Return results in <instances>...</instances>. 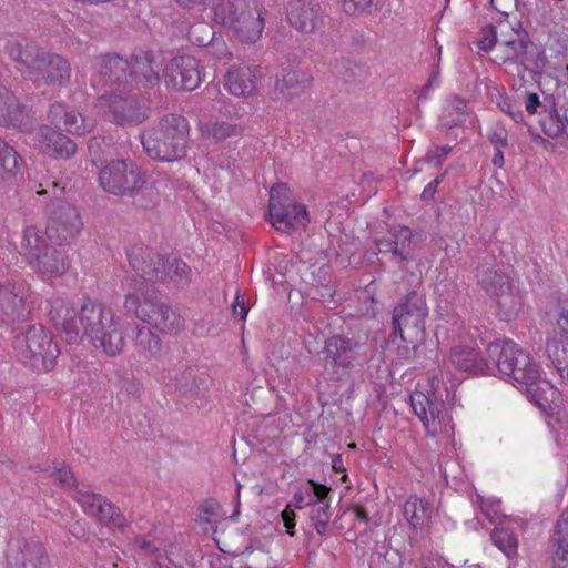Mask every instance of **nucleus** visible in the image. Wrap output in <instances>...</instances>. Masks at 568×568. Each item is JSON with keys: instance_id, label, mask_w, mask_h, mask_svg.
Masks as SVG:
<instances>
[{"instance_id": "nucleus-60", "label": "nucleus", "mask_w": 568, "mask_h": 568, "mask_svg": "<svg viewBox=\"0 0 568 568\" xmlns=\"http://www.w3.org/2000/svg\"><path fill=\"white\" fill-rule=\"evenodd\" d=\"M481 510L490 523H497L500 519L499 504H485L481 506Z\"/></svg>"}, {"instance_id": "nucleus-50", "label": "nucleus", "mask_w": 568, "mask_h": 568, "mask_svg": "<svg viewBox=\"0 0 568 568\" xmlns=\"http://www.w3.org/2000/svg\"><path fill=\"white\" fill-rule=\"evenodd\" d=\"M343 11L353 17L371 14L377 8V0H341Z\"/></svg>"}, {"instance_id": "nucleus-7", "label": "nucleus", "mask_w": 568, "mask_h": 568, "mask_svg": "<svg viewBox=\"0 0 568 568\" xmlns=\"http://www.w3.org/2000/svg\"><path fill=\"white\" fill-rule=\"evenodd\" d=\"M487 353L493 367L521 387L539 377V365L528 352L511 339L489 342Z\"/></svg>"}, {"instance_id": "nucleus-44", "label": "nucleus", "mask_w": 568, "mask_h": 568, "mask_svg": "<svg viewBox=\"0 0 568 568\" xmlns=\"http://www.w3.org/2000/svg\"><path fill=\"white\" fill-rule=\"evenodd\" d=\"M490 539L508 558H513L517 555L518 539L510 530L494 528L490 532Z\"/></svg>"}, {"instance_id": "nucleus-63", "label": "nucleus", "mask_w": 568, "mask_h": 568, "mask_svg": "<svg viewBox=\"0 0 568 568\" xmlns=\"http://www.w3.org/2000/svg\"><path fill=\"white\" fill-rule=\"evenodd\" d=\"M135 544L142 551H144L148 555H153L159 551V548L155 547L151 541L146 540L145 538H135Z\"/></svg>"}, {"instance_id": "nucleus-2", "label": "nucleus", "mask_w": 568, "mask_h": 568, "mask_svg": "<svg viewBox=\"0 0 568 568\" xmlns=\"http://www.w3.org/2000/svg\"><path fill=\"white\" fill-rule=\"evenodd\" d=\"M10 59L23 68V73L34 83L64 87L71 79V64L61 54L45 50L36 41L11 40L6 44Z\"/></svg>"}, {"instance_id": "nucleus-56", "label": "nucleus", "mask_w": 568, "mask_h": 568, "mask_svg": "<svg viewBox=\"0 0 568 568\" xmlns=\"http://www.w3.org/2000/svg\"><path fill=\"white\" fill-rule=\"evenodd\" d=\"M478 47L485 52H489L494 49L497 43V31L496 27L488 24L481 29L480 39L478 40Z\"/></svg>"}, {"instance_id": "nucleus-3", "label": "nucleus", "mask_w": 568, "mask_h": 568, "mask_svg": "<svg viewBox=\"0 0 568 568\" xmlns=\"http://www.w3.org/2000/svg\"><path fill=\"white\" fill-rule=\"evenodd\" d=\"M189 141V120L178 113L164 114L141 134L146 155L160 162H175L186 158Z\"/></svg>"}, {"instance_id": "nucleus-4", "label": "nucleus", "mask_w": 568, "mask_h": 568, "mask_svg": "<svg viewBox=\"0 0 568 568\" xmlns=\"http://www.w3.org/2000/svg\"><path fill=\"white\" fill-rule=\"evenodd\" d=\"M79 323L80 342L87 336L95 348H101L109 356L123 351V332L111 308L84 298L79 310Z\"/></svg>"}, {"instance_id": "nucleus-28", "label": "nucleus", "mask_w": 568, "mask_h": 568, "mask_svg": "<svg viewBox=\"0 0 568 568\" xmlns=\"http://www.w3.org/2000/svg\"><path fill=\"white\" fill-rule=\"evenodd\" d=\"M158 276L154 282L171 283L184 286L191 282V267L179 256L169 254L158 258Z\"/></svg>"}, {"instance_id": "nucleus-27", "label": "nucleus", "mask_w": 568, "mask_h": 568, "mask_svg": "<svg viewBox=\"0 0 568 568\" xmlns=\"http://www.w3.org/2000/svg\"><path fill=\"white\" fill-rule=\"evenodd\" d=\"M312 78L301 70H282L276 74L272 99L288 103L300 97L310 85Z\"/></svg>"}, {"instance_id": "nucleus-13", "label": "nucleus", "mask_w": 568, "mask_h": 568, "mask_svg": "<svg viewBox=\"0 0 568 568\" xmlns=\"http://www.w3.org/2000/svg\"><path fill=\"white\" fill-rule=\"evenodd\" d=\"M72 498L79 503L84 514L103 527L123 531L129 526L120 507L101 494L75 488Z\"/></svg>"}, {"instance_id": "nucleus-34", "label": "nucleus", "mask_w": 568, "mask_h": 568, "mask_svg": "<svg viewBox=\"0 0 568 568\" xmlns=\"http://www.w3.org/2000/svg\"><path fill=\"white\" fill-rule=\"evenodd\" d=\"M329 491L331 488L328 486L308 479L297 487L292 500L287 505L296 509H303L308 506L313 507L315 504H321L328 499Z\"/></svg>"}, {"instance_id": "nucleus-23", "label": "nucleus", "mask_w": 568, "mask_h": 568, "mask_svg": "<svg viewBox=\"0 0 568 568\" xmlns=\"http://www.w3.org/2000/svg\"><path fill=\"white\" fill-rule=\"evenodd\" d=\"M449 361L459 372L473 376L491 375L494 367L489 364L478 347L470 345H457L449 351Z\"/></svg>"}, {"instance_id": "nucleus-42", "label": "nucleus", "mask_w": 568, "mask_h": 568, "mask_svg": "<svg viewBox=\"0 0 568 568\" xmlns=\"http://www.w3.org/2000/svg\"><path fill=\"white\" fill-rule=\"evenodd\" d=\"M493 298L496 301L499 312L504 314L506 321L517 316L521 310V297L514 292L513 285L509 286V290L500 292V295H495Z\"/></svg>"}, {"instance_id": "nucleus-10", "label": "nucleus", "mask_w": 568, "mask_h": 568, "mask_svg": "<svg viewBox=\"0 0 568 568\" xmlns=\"http://www.w3.org/2000/svg\"><path fill=\"white\" fill-rule=\"evenodd\" d=\"M108 121L120 126H134L150 116L151 109L134 91L105 93L98 99Z\"/></svg>"}, {"instance_id": "nucleus-62", "label": "nucleus", "mask_w": 568, "mask_h": 568, "mask_svg": "<svg viewBox=\"0 0 568 568\" xmlns=\"http://www.w3.org/2000/svg\"><path fill=\"white\" fill-rule=\"evenodd\" d=\"M438 185L430 181L423 190L420 194V200L423 202H433L435 200V193L437 191Z\"/></svg>"}, {"instance_id": "nucleus-37", "label": "nucleus", "mask_w": 568, "mask_h": 568, "mask_svg": "<svg viewBox=\"0 0 568 568\" xmlns=\"http://www.w3.org/2000/svg\"><path fill=\"white\" fill-rule=\"evenodd\" d=\"M134 346L145 358H158L162 352L161 338L145 326H136Z\"/></svg>"}, {"instance_id": "nucleus-49", "label": "nucleus", "mask_w": 568, "mask_h": 568, "mask_svg": "<svg viewBox=\"0 0 568 568\" xmlns=\"http://www.w3.org/2000/svg\"><path fill=\"white\" fill-rule=\"evenodd\" d=\"M242 128L224 121L211 122L206 125V133L216 141H223L230 136L237 135Z\"/></svg>"}, {"instance_id": "nucleus-29", "label": "nucleus", "mask_w": 568, "mask_h": 568, "mask_svg": "<svg viewBox=\"0 0 568 568\" xmlns=\"http://www.w3.org/2000/svg\"><path fill=\"white\" fill-rule=\"evenodd\" d=\"M548 550L552 568H568V507L556 523Z\"/></svg>"}, {"instance_id": "nucleus-30", "label": "nucleus", "mask_w": 568, "mask_h": 568, "mask_svg": "<svg viewBox=\"0 0 568 568\" xmlns=\"http://www.w3.org/2000/svg\"><path fill=\"white\" fill-rule=\"evenodd\" d=\"M499 27H509L514 32V38H507L503 41L505 51L500 57L501 63H511L518 67V58L525 49H536V44L531 41L529 33L521 28V22L517 21L515 24H510L507 20L499 22Z\"/></svg>"}, {"instance_id": "nucleus-36", "label": "nucleus", "mask_w": 568, "mask_h": 568, "mask_svg": "<svg viewBox=\"0 0 568 568\" xmlns=\"http://www.w3.org/2000/svg\"><path fill=\"white\" fill-rule=\"evenodd\" d=\"M225 87L233 95H247L255 89L252 70L250 67H243L230 70L226 73Z\"/></svg>"}, {"instance_id": "nucleus-24", "label": "nucleus", "mask_w": 568, "mask_h": 568, "mask_svg": "<svg viewBox=\"0 0 568 568\" xmlns=\"http://www.w3.org/2000/svg\"><path fill=\"white\" fill-rule=\"evenodd\" d=\"M388 234V237H375L373 243L378 253H389L393 261L402 268L404 263L413 260L409 252L413 231L408 226L400 225L398 229L389 231Z\"/></svg>"}, {"instance_id": "nucleus-26", "label": "nucleus", "mask_w": 568, "mask_h": 568, "mask_svg": "<svg viewBox=\"0 0 568 568\" xmlns=\"http://www.w3.org/2000/svg\"><path fill=\"white\" fill-rule=\"evenodd\" d=\"M523 387H525L527 398L541 412L554 415L562 407V394L549 381L541 379L539 376L532 382H527Z\"/></svg>"}, {"instance_id": "nucleus-18", "label": "nucleus", "mask_w": 568, "mask_h": 568, "mask_svg": "<svg viewBox=\"0 0 568 568\" xmlns=\"http://www.w3.org/2000/svg\"><path fill=\"white\" fill-rule=\"evenodd\" d=\"M163 78L170 89L193 91L202 81L200 61L191 55L175 57L163 69Z\"/></svg>"}, {"instance_id": "nucleus-59", "label": "nucleus", "mask_w": 568, "mask_h": 568, "mask_svg": "<svg viewBox=\"0 0 568 568\" xmlns=\"http://www.w3.org/2000/svg\"><path fill=\"white\" fill-rule=\"evenodd\" d=\"M526 111L529 114L538 113V109H541L540 114L547 111V105L540 102L539 95L537 93H528L525 102Z\"/></svg>"}, {"instance_id": "nucleus-51", "label": "nucleus", "mask_w": 568, "mask_h": 568, "mask_svg": "<svg viewBox=\"0 0 568 568\" xmlns=\"http://www.w3.org/2000/svg\"><path fill=\"white\" fill-rule=\"evenodd\" d=\"M63 129L77 135H82L88 131L83 115L77 111L64 112Z\"/></svg>"}, {"instance_id": "nucleus-11", "label": "nucleus", "mask_w": 568, "mask_h": 568, "mask_svg": "<svg viewBox=\"0 0 568 568\" xmlns=\"http://www.w3.org/2000/svg\"><path fill=\"white\" fill-rule=\"evenodd\" d=\"M428 315V306L425 294L413 290L405 294L394 306L392 313V335L399 336L406 341L405 331L408 336L423 337L425 333V321Z\"/></svg>"}, {"instance_id": "nucleus-6", "label": "nucleus", "mask_w": 568, "mask_h": 568, "mask_svg": "<svg viewBox=\"0 0 568 568\" xmlns=\"http://www.w3.org/2000/svg\"><path fill=\"white\" fill-rule=\"evenodd\" d=\"M260 0H221L213 8L216 23L230 27L235 37L247 43L256 42L264 29Z\"/></svg>"}, {"instance_id": "nucleus-35", "label": "nucleus", "mask_w": 568, "mask_h": 568, "mask_svg": "<svg viewBox=\"0 0 568 568\" xmlns=\"http://www.w3.org/2000/svg\"><path fill=\"white\" fill-rule=\"evenodd\" d=\"M225 513L222 505L214 498H206L197 506L195 517L196 525L204 534H215L217 524L224 519Z\"/></svg>"}, {"instance_id": "nucleus-12", "label": "nucleus", "mask_w": 568, "mask_h": 568, "mask_svg": "<svg viewBox=\"0 0 568 568\" xmlns=\"http://www.w3.org/2000/svg\"><path fill=\"white\" fill-rule=\"evenodd\" d=\"M45 211L48 214L47 237L59 245L75 239L83 227L78 209L61 197L50 199Z\"/></svg>"}, {"instance_id": "nucleus-46", "label": "nucleus", "mask_w": 568, "mask_h": 568, "mask_svg": "<svg viewBox=\"0 0 568 568\" xmlns=\"http://www.w3.org/2000/svg\"><path fill=\"white\" fill-rule=\"evenodd\" d=\"M310 518L316 532L320 536H325L331 519L329 503L327 499L312 507Z\"/></svg>"}, {"instance_id": "nucleus-43", "label": "nucleus", "mask_w": 568, "mask_h": 568, "mask_svg": "<svg viewBox=\"0 0 568 568\" xmlns=\"http://www.w3.org/2000/svg\"><path fill=\"white\" fill-rule=\"evenodd\" d=\"M21 161L18 152L0 139V175L14 176L19 172Z\"/></svg>"}, {"instance_id": "nucleus-15", "label": "nucleus", "mask_w": 568, "mask_h": 568, "mask_svg": "<svg viewBox=\"0 0 568 568\" xmlns=\"http://www.w3.org/2000/svg\"><path fill=\"white\" fill-rule=\"evenodd\" d=\"M6 564L7 568H50V557L41 541L18 538L8 545Z\"/></svg>"}, {"instance_id": "nucleus-22", "label": "nucleus", "mask_w": 568, "mask_h": 568, "mask_svg": "<svg viewBox=\"0 0 568 568\" xmlns=\"http://www.w3.org/2000/svg\"><path fill=\"white\" fill-rule=\"evenodd\" d=\"M286 17L290 24L303 33H312L321 28L324 13L316 0H292L286 7Z\"/></svg>"}, {"instance_id": "nucleus-40", "label": "nucleus", "mask_w": 568, "mask_h": 568, "mask_svg": "<svg viewBox=\"0 0 568 568\" xmlns=\"http://www.w3.org/2000/svg\"><path fill=\"white\" fill-rule=\"evenodd\" d=\"M430 511L428 504L417 497H409L404 504V517L415 532L429 517Z\"/></svg>"}, {"instance_id": "nucleus-48", "label": "nucleus", "mask_w": 568, "mask_h": 568, "mask_svg": "<svg viewBox=\"0 0 568 568\" xmlns=\"http://www.w3.org/2000/svg\"><path fill=\"white\" fill-rule=\"evenodd\" d=\"M331 68L333 74L345 82H353L357 78L356 70L358 69V64L351 59H335L334 62L331 63Z\"/></svg>"}, {"instance_id": "nucleus-5", "label": "nucleus", "mask_w": 568, "mask_h": 568, "mask_svg": "<svg viewBox=\"0 0 568 568\" xmlns=\"http://www.w3.org/2000/svg\"><path fill=\"white\" fill-rule=\"evenodd\" d=\"M100 186L109 194L131 197L142 209L152 205L146 195V174L133 160L116 159L106 162L99 171Z\"/></svg>"}, {"instance_id": "nucleus-47", "label": "nucleus", "mask_w": 568, "mask_h": 568, "mask_svg": "<svg viewBox=\"0 0 568 568\" xmlns=\"http://www.w3.org/2000/svg\"><path fill=\"white\" fill-rule=\"evenodd\" d=\"M412 337L413 336H409L408 338L406 336V341H402L403 344L397 346V361L414 362L419 359L420 352L423 348H425V344L422 341H418V337H416V341H414Z\"/></svg>"}, {"instance_id": "nucleus-20", "label": "nucleus", "mask_w": 568, "mask_h": 568, "mask_svg": "<svg viewBox=\"0 0 568 568\" xmlns=\"http://www.w3.org/2000/svg\"><path fill=\"white\" fill-rule=\"evenodd\" d=\"M48 316L55 329L63 336L69 344L80 343L79 331V311H77L70 301L62 297H54L49 302Z\"/></svg>"}, {"instance_id": "nucleus-19", "label": "nucleus", "mask_w": 568, "mask_h": 568, "mask_svg": "<svg viewBox=\"0 0 568 568\" xmlns=\"http://www.w3.org/2000/svg\"><path fill=\"white\" fill-rule=\"evenodd\" d=\"M26 296L27 285L22 282L0 284V325L10 326L28 318L30 311Z\"/></svg>"}, {"instance_id": "nucleus-61", "label": "nucleus", "mask_w": 568, "mask_h": 568, "mask_svg": "<svg viewBox=\"0 0 568 568\" xmlns=\"http://www.w3.org/2000/svg\"><path fill=\"white\" fill-rule=\"evenodd\" d=\"M232 312L233 315L237 316L241 321L245 320L248 313V307L246 306L244 298L241 297L239 294L236 295L235 301L232 304Z\"/></svg>"}, {"instance_id": "nucleus-38", "label": "nucleus", "mask_w": 568, "mask_h": 568, "mask_svg": "<svg viewBox=\"0 0 568 568\" xmlns=\"http://www.w3.org/2000/svg\"><path fill=\"white\" fill-rule=\"evenodd\" d=\"M547 357L556 371L562 374L568 368V337L548 341L546 344Z\"/></svg>"}, {"instance_id": "nucleus-57", "label": "nucleus", "mask_w": 568, "mask_h": 568, "mask_svg": "<svg viewBox=\"0 0 568 568\" xmlns=\"http://www.w3.org/2000/svg\"><path fill=\"white\" fill-rule=\"evenodd\" d=\"M557 326L562 336L568 338V300H558L557 303Z\"/></svg>"}, {"instance_id": "nucleus-33", "label": "nucleus", "mask_w": 568, "mask_h": 568, "mask_svg": "<svg viewBox=\"0 0 568 568\" xmlns=\"http://www.w3.org/2000/svg\"><path fill=\"white\" fill-rule=\"evenodd\" d=\"M410 406L414 414L428 427L429 422H435L440 417L444 402L439 399L435 393L425 394L415 390L409 396Z\"/></svg>"}, {"instance_id": "nucleus-45", "label": "nucleus", "mask_w": 568, "mask_h": 568, "mask_svg": "<svg viewBox=\"0 0 568 568\" xmlns=\"http://www.w3.org/2000/svg\"><path fill=\"white\" fill-rule=\"evenodd\" d=\"M545 115L539 120V124L545 135L558 138L565 131V123L558 114L555 104L544 112Z\"/></svg>"}, {"instance_id": "nucleus-54", "label": "nucleus", "mask_w": 568, "mask_h": 568, "mask_svg": "<svg viewBox=\"0 0 568 568\" xmlns=\"http://www.w3.org/2000/svg\"><path fill=\"white\" fill-rule=\"evenodd\" d=\"M487 140L494 145L495 150L507 149L508 131L500 123H495L487 132Z\"/></svg>"}, {"instance_id": "nucleus-52", "label": "nucleus", "mask_w": 568, "mask_h": 568, "mask_svg": "<svg viewBox=\"0 0 568 568\" xmlns=\"http://www.w3.org/2000/svg\"><path fill=\"white\" fill-rule=\"evenodd\" d=\"M54 464L55 467L54 471L51 474V478L65 488H73V490L79 488L71 468H69L63 462Z\"/></svg>"}, {"instance_id": "nucleus-58", "label": "nucleus", "mask_w": 568, "mask_h": 568, "mask_svg": "<svg viewBox=\"0 0 568 568\" xmlns=\"http://www.w3.org/2000/svg\"><path fill=\"white\" fill-rule=\"evenodd\" d=\"M282 521L285 527V531L287 535L293 537L295 535V526H296V514L293 510V507L286 506L281 513Z\"/></svg>"}, {"instance_id": "nucleus-31", "label": "nucleus", "mask_w": 568, "mask_h": 568, "mask_svg": "<svg viewBox=\"0 0 568 568\" xmlns=\"http://www.w3.org/2000/svg\"><path fill=\"white\" fill-rule=\"evenodd\" d=\"M39 135L44 151L55 159H70L77 151V144L70 138L49 125H41Z\"/></svg>"}, {"instance_id": "nucleus-21", "label": "nucleus", "mask_w": 568, "mask_h": 568, "mask_svg": "<svg viewBox=\"0 0 568 568\" xmlns=\"http://www.w3.org/2000/svg\"><path fill=\"white\" fill-rule=\"evenodd\" d=\"M0 124L12 126L23 133H31L34 129L30 109L2 84H0Z\"/></svg>"}, {"instance_id": "nucleus-14", "label": "nucleus", "mask_w": 568, "mask_h": 568, "mask_svg": "<svg viewBox=\"0 0 568 568\" xmlns=\"http://www.w3.org/2000/svg\"><path fill=\"white\" fill-rule=\"evenodd\" d=\"M364 347L365 345L354 337L336 334L325 341L321 355L326 365L347 371L359 362L364 355Z\"/></svg>"}, {"instance_id": "nucleus-39", "label": "nucleus", "mask_w": 568, "mask_h": 568, "mask_svg": "<svg viewBox=\"0 0 568 568\" xmlns=\"http://www.w3.org/2000/svg\"><path fill=\"white\" fill-rule=\"evenodd\" d=\"M21 245L26 250L29 263H33L34 258H39L40 254L49 246L47 239L36 226L24 229Z\"/></svg>"}, {"instance_id": "nucleus-9", "label": "nucleus", "mask_w": 568, "mask_h": 568, "mask_svg": "<svg viewBox=\"0 0 568 568\" xmlns=\"http://www.w3.org/2000/svg\"><path fill=\"white\" fill-rule=\"evenodd\" d=\"M268 217L272 226L286 234L310 222L306 206L295 201L294 192L285 183H276L270 190Z\"/></svg>"}, {"instance_id": "nucleus-32", "label": "nucleus", "mask_w": 568, "mask_h": 568, "mask_svg": "<svg viewBox=\"0 0 568 568\" xmlns=\"http://www.w3.org/2000/svg\"><path fill=\"white\" fill-rule=\"evenodd\" d=\"M30 264L41 274L52 277L64 274L70 266V260L64 247L48 246L39 258H34Z\"/></svg>"}, {"instance_id": "nucleus-8", "label": "nucleus", "mask_w": 568, "mask_h": 568, "mask_svg": "<svg viewBox=\"0 0 568 568\" xmlns=\"http://www.w3.org/2000/svg\"><path fill=\"white\" fill-rule=\"evenodd\" d=\"M19 358L37 371L48 372L55 365L60 354L53 336L43 325H30L26 333L14 337Z\"/></svg>"}, {"instance_id": "nucleus-16", "label": "nucleus", "mask_w": 568, "mask_h": 568, "mask_svg": "<svg viewBox=\"0 0 568 568\" xmlns=\"http://www.w3.org/2000/svg\"><path fill=\"white\" fill-rule=\"evenodd\" d=\"M129 91H149L159 87L161 67L152 51H134L130 58Z\"/></svg>"}, {"instance_id": "nucleus-53", "label": "nucleus", "mask_w": 568, "mask_h": 568, "mask_svg": "<svg viewBox=\"0 0 568 568\" xmlns=\"http://www.w3.org/2000/svg\"><path fill=\"white\" fill-rule=\"evenodd\" d=\"M450 111L456 113V120L445 121V126L448 129L460 126L467 120V104L465 99L460 98L459 95H454L450 100Z\"/></svg>"}, {"instance_id": "nucleus-1", "label": "nucleus", "mask_w": 568, "mask_h": 568, "mask_svg": "<svg viewBox=\"0 0 568 568\" xmlns=\"http://www.w3.org/2000/svg\"><path fill=\"white\" fill-rule=\"evenodd\" d=\"M126 257L133 271L145 280L135 284L124 298V308L140 321L163 334H178L184 320L163 301L161 293L149 282H154L158 258L161 254L151 247L135 244L126 250Z\"/></svg>"}, {"instance_id": "nucleus-25", "label": "nucleus", "mask_w": 568, "mask_h": 568, "mask_svg": "<svg viewBox=\"0 0 568 568\" xmlns=\"http://www.w3.org/2000/svg\"><path fill=\"white\" fill-rule=\"evenodd\" d=\"M475 276L477 284L491 298L495 295H500V292L509 290L511 285L507 274L498 268L496 257L491 253H485L484 256L480 257Z\"/></svg>"}, {"instance_id": "nucleus-17", "label": "nucleus", "mask_w": 568, "mask_h": 568, "mask_svg": "<svg viewBox=\"0 0 568 568\" xmlns=\"http://www.w3.org/2000/svg\"><path fill=\"white\" fill-rule=\"evenodd\" d=\"M93 68L110 93L129 91V59L118 53H103L94 58Z\"/></svg>"}, {"instance_id": "nucleus-55", "label": "nucleus", "mask_w": 568, "mask_h": 568, "mask_svg": "<svg viewBox=\"0 0 568 568\" xmlns=\"http://www.w3.org/2000/svg\"><path fill=\"white\" fill-rule=\"evenodd\" d=\"M450 145L435 146L427 151L423 161L433 164L435 168L442 166L448 154L452 152Z\"/></svg>"}, {"instance_id": "nucleus-41", "label": "nucleus", "mask_w": 568, "mask_h": 568, "mask_svg": "<svg viewBox=\"0 0 568 568\" xmlns=\"http://www.w3.org/2000/svg\"><path fill=\"white\" fill-rule=\"evenodd\" d=\"M547 63L545 51L538 49L537 45L536 49H525L518 58V65L523 71H529L534 75H540Z\"/></svg>"}, {"instance_id": "nucleus-64", "label": "nucleus", "mask_w": 568, "mask_h": 568, "mask_svg": "<svg viewBox=\"0 0 568 568\" xmlns=\"http://www.w3.org/2000/svg\"><path fill=\"white\" fill-rule=\"evenodd\" d=\"M352 511L354 513L355 519L368 525L371 523V518L368 516V511L365 509V507L361 505H354L352 507Z\"/></svg>"}]
</instances>
